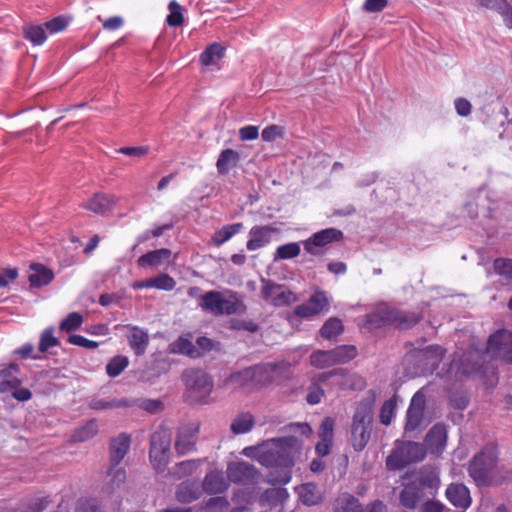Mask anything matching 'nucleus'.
Returning <instances> with one entry per match:
<instances>
[{
	"mask_svg": "<svg viewBox=\"0 0 512 512\" xmlns=\"http://www.w3.org/2000/svg\"><path fill=\"white\" fill-rule=\"evenodd\" d=\"M261 136L264 141L273 142L284 136V129L279 125H269L263 129Z\"/></svg>",
	"mask_w": 512,
	"mask_h": 512,
	"instance_id": "13d9d810",
	"label": "nucleus"
},
{
	"mask_svg": "<svg viewBox=\"0 0 512 512\" xmlns=\"http://www.w3.org/2000/svg\"><path fill=\"white\" fill-rule=\"evenodd\" d=\"M172 351L175 353H180L184 355H188L190 357H195L197 351L191 341L185 338H179L172 344Z\"/></svg>",
	"mask_w": 512,
	"mask_h": 512,
	"instance_id": "49530a36",
	"label": "nucleus"
},
{
	"mask_svg": "<svg viewBox=\"0 0 512 512\" xmlns=\"http://www.w3.org/2000/svg\"><path fill=\"white\" fill-rule=\"evenodd\" d=\"M333 433L334 420L331 417L324 418L319 428V438L333 440Z\"/></svg>",
	"mask_w": 512,
	"mask_h": 512,
	"instance_id": "bf43d9fd",
	"label": "nucleus"
},
{
	"mask_svg": "<svg viewBox=\"0 0 512 512\" xmlns=\"http://www.w3.org/2000/svg\"><path fill=\"white\" fill-rule=\"evenodd\" d=\"M30 270L31 272L28 276V279L32 287L45 286L49 284L54 278L53 272L43 265L33 264L30 266Z\"/></svg>",
	"mask_w": 512,
	"mask_h": 512,
	"instance_id": "393cba45",
	"label": "nucleus"
},
{
	"mask_svg": "<svg viewBox=\"0 0 512 512\" xmlns=\"http://www.w3.org/2000/svg\"><path fill=\"white\" fill-rule=\"evenodd\" d=\"M171 257V251L166 248L150 251L137 260V264L140 267H157L164 263H169Z\"/></svg>",
	"mask_w": 512,
	"mask_h": 512,
	"instance_id": "412c9836",
	"label": "nucleus"
},
{
	"mask_svg": "<svg viewBox=\"0 0 512 512\" xmlns=\"http://www.w3.org/2000/svg\"><path fill=\"white\" fill-rule=\"evenodd\" d=\"M223 56V48L217 43L209 45L201 54L200 61L205 66L216 64Z\"/></svg>",
	"mask_w": 512,
	"mask_h": 512,
	"instance_id": "e433bc0d",
	"label": "nucleus"
},
{
	"mask_svg": "<svg viewBox=\"0 0 512 512\" xmlns=\"http://www.w3.org/2000/svg\"><path fill=\"white\" fill-rule=\"evenodd\" d=\"M256 470L253 465L246 462L231 463L227 468V477L233 482H246L255 477Z\"/></svg>",
	"mask_w": 512,
	"mask_h": 512,
	"instance_id": "a211bd4d",
	"label": "nucleus"
},
{
	"mask_svg": "<svg viewBox=\"0 0 512 512\" xmlns=\"http://www.w3.org/2000/svg\"><path fill=\"white\" fill-rule=\"evenodd\" d=\"M189 399L199 404H208L213 390L211 377L201 369L189 368L182 374Z\"/></svg>",
	"mask_w": 512,
	"mask_h": 512,
	"instance_id": "39448f33",
	"label": "nucleus"
},
{
	"mask_svg": "<svg viewBox=\"0 0 512 512\" xmlns=\"http://www.w3.org/2000/svg\"><path fill=\"white\" fill-rule=\"evenodd\" d=\"M239 161V154L232 149H225L221 152L216 166L220 174H226L232 166Z\"/></svg>",
	"mask_w": 512,
	"mask_h": 512,
	"instance_id": "c756f323",
	"label": "nucleus"
},
{
	"mask_svg": "<svg viewBox=\"0 0 512 512\" xmlns=\"http://www.w3.org/2000/svg\"><path fill=\"white\" fill-rule=\"evenodd\" d=\"M276 364L267 363L251 368L244 369L232 373L226 380L225 384H232L237 387H245L249 384L266 385L275 378Z\"/></svg>",
	"mask_w": 512,
	"mask_h": 512,
	"instance_id": "423d86ee",
	"label": "nucleus"
},
{
	"mask_svg": "<svg viewBox=\"0 0 512 512\" xmlns=\"http://www.w3.org/2000/svg\"><path fill=\"white\" fill-rule=\"evenodd\" d=\"M116 204V197L106 194H95L84 208L97 214H104Z\"/></svg>",
	"mask_w": 512,
	"mask_h": 512,
	"instance_id": "5701e85b",
	"label": "nucleus"
},
{
	"mask_svg": "<svg viewBox=\"0 0 512 512\" xmlns=\"http://www.w3.org/2000/svg\"><path fill=\"white\" fill-rule=\"evenodd\" d=\"M420 497V487L415 483L406 485L400 494L401 503L407 508H414Z\"/></svg>",
	"mask_w": 512,
	"mask_h": 512,
	"instance_id": "2f4dec72",
	"label": "nucleus"
},
{
	"mask_svg": "<svg viewBox=\"0 0 512 512\" xmlns=\"http://www.w3.org/2000/svg\"><path fill=\"white\" fill-rule=\"evenodd\" d=\"M135 405V401L126 398L102 399L94 398L89 402V407L93 410H109L119 408H129Z\"/></svg>",
	"mask_w": 512,
	"mask_h": 512,
	"instance_id": "b1692460",
	"label": "nucleus"
},
{
	"mask_svg": "<svg viewBox=\"0 0 512 512\" xmlns=\"http://www.w3.org/2000/svg\"><path fill=\"white\" fill-rule=\"evenodd\" d=\"M168 8H169L170 13L166 19L167 24L169 26H173V27L182 25L183 15L181 12V6L175 0H173L169 3Z\"/></svg>",
	"mask_w": 512,
	"mask_h": 512,
	"instance_id": "de8ad7c7",
	"label": "nucleus"
},
{
	"mask_svg": "<svg viewBox=\"0 0 512 512\" xmlns=\"http://www.w3.org/2000/svg\"><path fill=\"white\" fill-rule=\"evenodd\" d=\"M171 434L164 429L153 433L150 443V460L157 471H162L169 459Z\"/></svg>",
	"mask_w": 512,
	"mask_h": 512,
	"instance_id": "1a4fd4ad",
	"label": "nucleus"
},
{
	"mask_svg": "<svg viewBox=\"0 0 512 512\" xmlns=\"http://www.w3.org/2000/svg\"><path fill=\"white\" fill-rule=\"evenodd\" d=\"M343 331L342 321L338 318L328 319L322 326L320 333L323 338L332 339Z\"/></svg>",
	"mask_w": 512,
	"mask_h": 512,
	"instance_id": "ea45409f",
	"label": "nucleus"
},
{
	"mask_svg": "<svg viewBox=\"0 0 512 512\" xmlns=\"http://www.w3.org/2000/svg\"><path fill=\"white\" fill-rule=\"evenodd\" d=\"M301 247L299 243L291 242L277 247L274 261L277 260H288L299 256Z\"/></svg>",
	"mask_w": 512,
	"mask_h": 512,
	"instance_id": "4c0bfd02",
	"label": "nucleus"
},
{
	"mask_svg": "<svg viewBox=\"0 0 512 512\" xmlns=\"http://www.w3.org/2000/svg\"><path fill=\"white\" fill-rule=\"evenodd\" d=\"M229 502L224 497H213L205 505L206 512H226Z\"/></svg>",
	"mask_w": 512,
	"mask_h": 512,
	"instance_id": "6e6d98bb",
	"label": "nucleus"
},
{
	"mask_svg": "<svg viewBox=\"0 0 512 512\" xmlns=\"http://www.w3.org/2000/svg\"><path fill=\"white\" fill-rule=\"evenodd\" d=\"M200 464V460L183 461L175 466L173 473L179 478L191 475L199 468Z\"/></svg>",
	"mask_w": 512,
	"mask_h": 512,
	"instance_id": "c03bdc74",
	"label": "nucleus"
},
{
	"mask_svg": "<svg viewBox=\"0 0 512 512\" xmlns=\"http://www.w3.org/2000/svg\"><path fill=\"white\" fill-rule=\"evenodd\" d=\"M254 426V417L250 413H241L231 423V430L234 434L249 432Z\"/></svg>",
	"mask_w": 512,
	"mask_h": 512,
	"instance_id": "473e14b6",
	"label": "nucleus"
},
{
	"mask_svg": "<svg viewBox=\"0 0 512 512\" xmlns=\"http://www.w3.org/2000/svg\"><path fill=\"white\" fill-rule=\"evenodd\" d=\"M199 306L216 315H231L246 309L242 297L232 290L208 291L200 297Z\"/></svg>",
	"mask_w": 512,
	"mask_h": 512,
	"instance_id": "7ed1b4c3",
	"label": "nucleus"
},
{
	"mask_svg": "<svg viewBox=\"0 0 512 512\" xmlns=\"http://www.w3.org/2000/svg\"><path fill=\"white\" fill-rule=\"evenodd\" d=\"M497 12L501 15L504 25L508 29H512V5L505 0L502 2V5L498 7Z\"/></svg>",
	"mask_w": 512,
	"mask_h": 512,
	"instance_id": "e2e57ef3",
	"label": "nucleus"
},
{
	"mask_svg": "<svg viewBox=\"0 0 512 512\" xmlns=\"http://www.w3.org/2000/svg\"><path fill=\"white\" fill-rule=\"evenodd\" d=\"M129 331L128 341L131 349L136 355H143L149 343L148 333L137 326L129 327Z\"/></svg>",
	"mask_w": 512,
	"mask_h": 512,
	"instance_id": "4be33fe9",
	"label": "nucleus"
},
{
	"mask_svg": "<svg viewBox=\"0 0 512 512\" xmlns=\"http://www.w3.org/2000/svg\"><path fill=\"white\" fill-rule=\"evenodd\" d=\"M57 345H58V340L56 337H54V329L53 328L45 329L40 337L39 350L41 352H46L50 348L55 347Z\"/></svg>",
	"mask_w": 512,
	"mask_h": 512,
	"instance_id": "3c124183",
	"label": "nucleus"
},
{
	"mask_svg": "<svg viewBox=\"0 0 512 512\" xmlns=\"http://www.w3.org/2000/svg\"><path fill=\"white\" fill-rule=\"evenodd\" d=\"M455 109L458 115L465 117L471 113V103L465 98H457L455 100Z\"/></svg>",
	"mask_w": 512,
	"mask_h": 512,
	"instance_id": "774afa93",
	"label": "nucleus"
},
{
	"mask_svg": "<svg viewBox=\"0 0 512 512\" xmlns=\"http://www.w3.org/2000/svg\"><path fill=\"white\" fill-rule=\"evenodd\" d=\"M443 354L444 351L440 346L432 345L418 352L416 356L419 359H425L428 362V365L434 367L440 362Z\"/></svg>",
	"mask_w": 512,
	"mask_h": 512,
	"instance_id": "c9c22d12",
	"label": "nucleus"
},
{
	"mask_svg": "<svg viewBox=\"0 0 512 512\" xmlns=\"http://www.w3.org/2000/svg\"><path fill=\"white\" fill-rule=\"evenodd\" d=\"M388 4V0H366L363 9L369 13L382 11Z\"/></svg>",
	"mask_w": 512,
	"mask_h": 512,
	"instance_id": "338daca9",
	"label": "nucleus"
},
{
	"mask_svg": "<svg viewBox=\"0 0 512 512\" xmlns=\"http://www.w3.org/2000/svg\"><path fill=\"white\" fill-rule=\"evenodd\" d=\"M315 487L311 483L303 484L298 488V494L302 502L306 505H314L319 497L314 492Z\"/></svg>",
	"mask_w": 512,
	"mask_h": 512,
	"instance_id": "a18cd8bd",
	"label": "nucleus"
},
{
	"mask_svg": "<svg viewBox=\"0 0 512 512\" xmlns=\"http://www.w3.org/2000/svg\"><path fill=\"white\" fill-rule=\"evenodd\" d=\"M262 284L261 295L268 303L276 307H281L296 301L295 294L289 290L283 289L280 285L266 280H262Z\"/></svg>",
	"mask_w": 512,
	"mask_h": 512,
	"instance_id": "f8f14e48",
	"label": "nucleus"
},
{
	"mask_svg": "<svg viewBox=\"0 0 512 512\" xmlns=\"http://www.w3.org/2000/svg\"><path fill=\"white\" fill-rule=\"evenodd\" d=\"M446 497L452 505L467 509L471 505V497L468 488L459 483H452L446 489Z\"/></svg>",
	"mask_w": 512,
	"mask_h": 512,
	"instance_id": "f3484780",
	"label": "nucleus"
},
{
	"mask_svg": "<svg viewBox=\"0 0 512 512\" xmlns=\"http://www.w3.org/2000/svg\"><path fill=\"white\" fill-rule=\"evenodd\" d=\"M108 476L110 477L109 485L111 486V489H115L124 483L126 479V472L123 468L118 467V465L111 464Z\"/></svg>",
	"mask_w": 512,
	"mask_h": 512,
	"instance_id": "09e8293b",
	"label": "nucleus"
},
{
	"mask_svg": "<svg viewBox=\"0 0 512 512\" xmlns=\"http://www.w3.org/2000/svg\"><path fill=\"white\" fill-rule=\"evenodd\" d=\"M485 353L491 358H500L512 363V333L499 330L492 334L488 339Z\"/></svg>",
	"mask_w": 512,
	"mask_h": 512,
	"instance_id": "9d476101",
	"label": "nucleus"
},
{
	"mask_svg": "<svg viewBox=\"0 0 512 512\" xmlns=\"http://www.w3.org/2000/svg\"><path fill=\"white\" fill-rule=\"evenodd\" d=\"M359 501L350 494H343L337 499L335 512H359Z\"/></svg>",
	"mask_w": 512,
	"mask_h": 512,
	"instance_id": "58836bf2",
	"label": "nucleus"
},
{
	"mask_svg": "<svg viewBox=\"0 0 512 512\" xmlns=\"http://www.w3.org/2000/svg\"><path fill=\"white\" fill-rule=\"evenodd\" d=\"M296 437L272 439L262 445L245 447L242 454L255 458L266 467H290L293 465V452L297 448Z\"/></svg>",
	"mask_w": 512,
	"mask_h": 512,
	"instance_id": "f257e3e1",
	"label": "nucleus"
},
{
	"mask_svg": "<svg viewBox=\"0 0 512 512\" xmlns=\"http://www.w3.org/2000/svg\"><path fill=\"white\" fill-rule=\"evenodd\" d=\"M310 363L318 369H324L335 365L331 352L322 350H318L311 354Z\"/></svg>",
	"mask_w": 512,
	"mask_h": 512,
	"instance_id": "a19ab883",
	"label": "nucleus"
},
{
	"mask_svg": "<svg viewBox=\"0 0 512 512\" xmlns=\"http://www.w3.org/2000/svg\"><path fill=\"white\" fill-rule=\"evenodd\" d=\"M330 352L335 365L347 363L357 355V349L352 345H341L330 350Z\"/></svg>",
	"mask_w": 512,
	"mask_h": 512,
	"instance_id": "72a5a7b5",
	"label": "nucleus"
},
{
	"mask_svg": "<svg viewBox=\"0 0 512 512\" xmlns=\"http://www.w3.org/2000/svg\"><path fill=\"white\" fill-rule=\"evenodd\" d=\"M276 228L271 226H254L249 231V240L246 247L250 251L258 250L266 246L271 241L272 233L277 232Z\"/></svg>",
	"mask_w": 512,
	"mask_h": 512,
	"instance_id": "dca6fc26",
	"label": "nucleus"
},
{
	"mask_svg": "<svg viewBox=\"0 0 512 512\" xmlns=\"http://www.w3.org/2000/svg\"><path fill=\"white\" fill-rule=\"evenodd\" d=\"M328 298L325 292H315L306 302L295 308V314L302 318H311L327 310Z\"/></svg>",
	"mask_w": 512,
	"mask_h": 512,
	"instance_id": "4468645a",
	"label": "nucleus"
},
{
	"mask_svg": "<svg viewBox=\"0 0 512 512\" xmlns=\"http://www.w3.org/2000/svg\"><path fill=\"white\" fill-rule=\"evenodd\" d=\"M68 342L70 344H73V345H76V346H80V347H84V348H87V349H95L98 347V343L95 342V341H92V340H89L81 335H78V334H74V335H70L69 338H68Z\"/></svg>",
	"mask_w": 512,
	"mask_h": 512,
	"instance_id": "680f3d73",
	"label": "nucleus"
},
{
	"mask_svg": "<svg viewBox=\"0 0 512 512\" xmlns=\"http://www.w3.org/2000/svg\"><path fill=\"white\" fill-rule=\"evenodd\" d=\"M512 481V468L504 465H497L496 470L493 474V480L491 485H500L505 482Z\"/></svg>",
	"mask_w": 512,
	"mask_h": 512,
	"instance_id": "8fccbe9b",
	"label": "nucleus"
},
{
	"mask_svg": "<svg viewBox=\"0 0 512 512\" xmlns=\"http://www.w3.org/2000/svg\"><path fill=\"white\" fill-rule=\"evenodd\" d=\"M82 323V315L78 312H72L68 314V316L64 320H62V322L60 323V329L70 332L80 327Z\"/></svg>",
	"mask_w": 512,
	"mask_h": 512,
	"instance_id": "864d4df0",
	"label": "nucleus"
},
{
	"mask_svg": "<svg viewBox=\"0 0 512 512\" xmlns=\"http://www.w3.org/2000/svg\"><path fill=\"white\" fill-rule=\"evenodd\" d=\"M129 360L125 356L113 357L106 366V372L110 377H117L128 366Z\"/></svg>",
	"mask_w": 512,
	"mask_h": 512,
	"instance_id": "37998d69",
	"label": "nucleus"
},
{
	"mask_svg": "<svg viewBox=\"0 0 512 512\" xmlns=\"http://www.w3.org/2000/svg\"><path fill=\"white\" fill-rule=\"evenodd\" d=\"M98 433V424L96 420H90L81 427L77 428L71 436L73 442H84Z\"/></svg>",
	"mask_w": 512,
	"mask_h": 512,
	"instance_id": "7c9ffc66",
	"label": "nucleus"
},
{
	"mask_svg": "<svg viewBox=\"0 0 512 512\" xmlns=\"http://www.w3.org/2000/svg\"><path fill=\"white\" fill-rule=\"evenodd\" d=\"M259 136V129L257 126L248 125L240 128L239 137L242 141L255 140Z\"/></svg>",
	"mask_w": 512,
	"mask_h": 512,
	"instance_id": "69168bd1",
	"label": "nucleus"
},
{
	"mask_svg": "<svg viewBox=\"0 0 512 512\" xmlns=\"http://www.w3.org/2000/svg\"><path fill=\"white\" fill-rule=\"evenodd\" d=\"M421 316L414 312L395 309L380 310L366 316L365 327L372 329L382 324H393L401 329L409 328L419 322Z\"/></svg>",
	"mask_w": 512,
	"mask_h": 512,
	"instance_id": "0eeeda50",
	"label": "nucleus"
},
{
	"mask_svg": "<svg viewBox=\"0 0 512 512\" xmlns=\"http://www.w3.org/2000/svg\"><path fill=\"white\" fill-rule=\"evenodd\" d=\"M396 404L392 399H389L384 402L381 411H380V422L388 426L390 425L392 418L394 416V410H395Z\"/></svg>",
	"mask_w": 512,
	"mask_h": 512,
	"instance_id": "4d7b16f0",
	"label": "nucleus"
},
{
	"mask_svg": "<svg viewBox=\"0 0 512 512\" xmlns=\"http://www.w3.org/2000/svg\"><path fill=\"white\" fill-rule=\"evenodd\" d=\"M130 436L122 433L111 441L110 461L113 465H119L130 448Z\"/></svg>",
	"mask_w": 512,
	"mask_h": 512,
	"instance_id": "6ab92c4d",
	"label": "nucleus"
},
{
	"mask_svg": "<svg viewBox=\"0 0 512 512\" xmlns=\"http://www.w3.org/2000/svg\"><path fill=\"white\" fill-rule=\"evenodd\" d=\"M200 496L199 486L196 483L192 482H183L181 483L176 491V497L178 501L183 503H189Z\"/></svg>",
	"mask_w": 512,
	"mask_h": 512,
	"instance_id": "cd10ccee",
	"label": "nucleus"
},
{
	"mask_svg": "<svg viewBox=\"0 0 512 512\" xmlns=\"http://www.w3.org/2000/svg\"><path fill=\"white\" fill-rule=\"evenodd\" d=\"M425 456L426 449L423 444L411 441L401 442L387 457L386 465L390 470L402 469L411 463L422 461Z\"/></svg>",
	"mask_w": 512,
	"mask_h": 512,
	"instance_id": "6e6552de",
	"label": "nucleus"
},
{
	"mask_svg": "<svg viewBox=\"0 0 512 512\" xmlns=\"http://www.w3.org/2000/svg\"><path fill=\"white\" fill-rule=\"evenodd\" d=\"M373 410L372 399H363L356 407L351 426V443L356 451H362L370 440Z\"/></svg>",
	"mask_w": 512,
	"mask_h": 512,
	"instance_id": "f03ea898",
	"label": "nucleus"
},
{
	"mask_svg": "<svg viewBox=\"0 0 512 512\" xmlns=\"http://www.w3.org/2000/svg\"><path fill=\"white\" fill-rule=\"evenodd\" d=\"M19 366L17 364L11 363L7 366L0 368V381L4 380H12L18 378Z\"/></svg>",
	"mask_w": 512,
	"mask_h": 512,
	"instance_id": "0e129e2a",
	"label": "nucleus"
},
{
	"mask_svg": "<svg viewBox=\"0 0 512 512\" xmlns=\"http://www.w3.org/2000/svg\"><path fill=\"white\" fill-rule=\"evenodd\" d=\"M447 442V429L443 424L434 425L425 438V445L431 454L440 455Z\"/></svg>",
	"mask_w": 512,
	"mask_h": 512,
	"instance_id": "2eb2a0df",
	"label": "nucleus"
},
{
	"mask_svg": "<svg viewBox=\"0 0 512 512\" xmlns=\"http://www.w3.org/2000/svg\"><path fill=\"white\" fill-rule=\"evenodd\" d=\"M25 37L34 45H42L46 41L44 26L29 25L24 28Z\"/></svg>",
	"mask_w": 512,
	"mask_h": 512,
	"instance_id": "79ce46f5",
	"label": "nucleus"
},
{
	"mask_svg": "<svg viewBox=\"0 0 512 512\" xmlns=\"http://www.w3.org/2000/svg\"><path fill=\"white\" fill-rule=\"evenodd\" d=\"M68 26V21L64 17H55L54 19L46 22L44 27L51 33H58L66 29Z\"/></svg>",
	"mask_w": 512,
	"mask_h": 512,
	"instance_id": "052dcab7",
	"label": "nucleus"
},
{
	"mask_svg": "<svg viewBox=\"0 0 512 512\" xmlns=\"http://www.w3.org/2000/svg\"><path fill=\"white\" fill-rule=\"evenodd\" d=\"M498 449L493 443L486 445L470 461L468 472L478 486H489L497 467Z\"/></svg>",
	"mask_w": 512,
	"mask_h": 512,
	"instance_id": "20e7f679",
	"label": "nucleus"
},
{
	"mask_svg": "<svg viewBox=\"0 0 512 512\" xmlns=\"http://www.w3.org/2000/svg\"><path fill=\"white\" fill-rule=\"evenodd\" d=\"M478 366V360L471 362L468 359H453L450 365L449 373L455 377H461L464 375H469L476 371Z\"/></svg>",
	"mask_w": 512,
	"mask_h": 512,
	"instance_id": "c85d7f7f",
	"label": "nucleus"
},
{
	"mask_svg": "<svg viewBox=\"0 0 512 512\" xmlns=\"http://www.w3.org/2000/svg\"><path fill=\"white\" fill-rule=\"evenodd\" d=\"M493 266L497 274L512 280V259L498 258L494 261Z\"/></svg>",
	"mask_w": 512,
	"mask_h": 512,
	"instance_id": "5fc2aeb1",
	"label": "nucleus"
},
{
	"mask_svg": "<svg viewBox=\"0 0 512 512\" xmlns=\"http://www.w3.org/2000/svg\"><path fill=\"white\" fill-rule=\"evenodd\" d=\"M242 227L241 223L226 225L214 233L212 240L217 246H220L239 233Z\"/></svg>",
	"mask_w": 512,
	"mask_h": 512,
	"instance_id": "f704fd0d",
	"label": "nucleus"
},
{
	"mask_svg": "<svg viewBox=\"0 0 512 512\" xmlns=\"http://www.w3.org/2000/svg\"><path fill=\"white\" fill-rule=\"evenodd\" d=\"M229 486L228 477L221 471L208 473L203 481V489L207 493L217 494L224 492Z\"/></svg>",
	"mask_w": 512,
	"mask_h": 512,
	"instance_id": "aec40b11",
	"label": "nucleus"
},
{
	"mask_svg": "<svg viewBox=\"0 0 512 512\" xmlns=\"http://www.w3.org/2000/svg\"><path fill=\"white\" fill-rule=\"evenodd\" d=\"M425 405V394L423 390H419L413 395L406 413L405 430L407 432L415 431L424 424Z\"/></svg>",
	"mask_w": 512,
	"mask_h": 512,
	"instance_id": "9b49d317",
	"label": "nucleus"
},
{
	"mask_svg": "<svg viewBox=\"0 0 512 512\" xmlns=\"http://www.w3.org/2000/svg\"><path fill=\"white\" fill-rule=\"evenodd\" d=\"M416 482H419V487H429L436 489L440 484L438 473L431 467H423L419 470L415 478Z\"/></svg>",
	"mask_w": 512,
	"mask_h": 512,
	"instance_id": "bb28decb",
	"label": "nucleus"
},
{
	"mask_svg": "<svg viewBox=\"0 0 512 512\" xmlns=\"http://www.w3.org/2000/svg\"><path fill=\"white\" fill-rule=\"evenodd\" d=\"M153 288L171 291L175 288L176 282L175 280L166 273H162L154 278H152Z\"/></svg>",
	"mask_w": 512,
	"mask_h": 512,
	"instance_id": "603ef678",
	"label": "nucleus"
},
{
	"mask_svg": "<svg viewBox=\"0 0 512 512\" xmlns=\"http://www.w3.org/2000/svg\"><path fill=\"white\" fill-rule=\"evenodd\" d=\"M343 237V233L336 228H327L314 233L311 237L302 242L304 249L311 255H318L317 248L324 247Z\"/></svg>",
	"mask_w": 512,
	"mask_h": 512,
	"instance_id": "ddd939ff",
	"label": "nucleus"
},
{
	"mask_svg": "<svg viewBox=\"0 0 512 512\" xmlns=\"http://www.w3.org/2000/svg\"><path fill=\"white\" fill-rule=\"evenodd\" d=\"M197 428H182L178 432L175 448L180 454L189 452L196 440Z\"/></svg>",
	"mask_w": 512,
	"mask_h": 512,
	"instance_id": "a878e982",
	"label": "nucleus"
}]
</instances>
